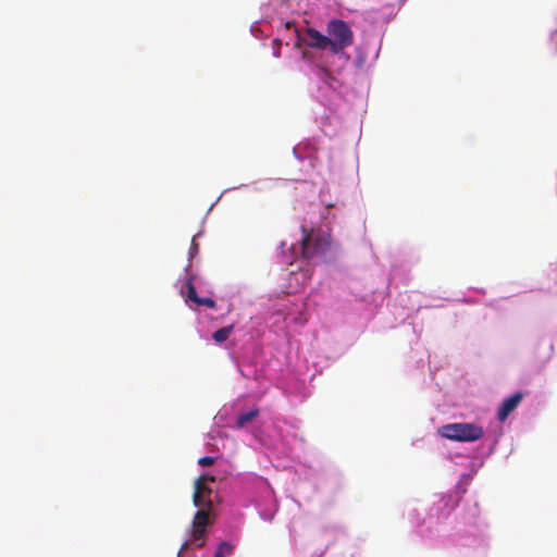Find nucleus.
<instances>
[{
  "mask_svg": "<svg viewBox=\"0 0 557 557\" xmlns=\"http://www.w3.org/2000/svg\"><path fill=\"white\" fill-rule=\"evenodd\" d=\"M214 557H224L219 550L215 552Z\"/></svg>",
  "mask_w": 557,
  "mask_h": 557,
  "instance_id": "16",
  "label": "nucleus"
},
{
  "mask_svg": "<svg viewBox=\"0 0 557 557\" xmlns=\"http://www.w3.org/2000/svg\"><path fill=\"white\" fill-rule=\"evenodd\" d=\"M523 398V394L521 392H517L511 396L504 399L502 406L498 409L497 418L499 421H505L508 416L518 407Z\"/></svg>",
  "mask_w": 557,
  "mask_h": 557,
  "instance_id": "6",
  "label": "nucleus"
},
{
  "mask_svg": "<svg viewBox=\"0 0 557 557\" xmlns=\"http://www.w3.org/2000/svg\"><path fill=\"white\" fill-rule=\"evenodd\" d=\"M302 237L300 240L299 253L302 258L309 260L319 255H323L330 248V239L321 231H307L301 226Z\"/></svg>",
  "mask_w": 557,
  "mask_h": 557,
  "instance_id": "2",
  "label": "nucleus"
},
{
  "mask_svg": "<svg viewBox=\"0 0 557 557\" xmlns=\"http://www.w3.org/2000/svg\"><path fill=\"white\" fill-rule=\"evenodd\" d=\"M197 249H198V246L195 243V239H193L191 247H190V255H193L194 251H197Z\"/></svg>",
  "mask_w": 557,
  "mask_h": 557,
  "instance_id": "15",
  "label": "nucleus"
},
{
  "mask_svg": "<svg viewBox=\"0 0 557 557\" xmlns=\"http://www.w3.org/2000/svg\"><path fill=\"white\" fill-rule=\"evenodd\" d=\"M187 294H186V301H193L195 302L198 299V295L196 292V288L193 283V277H189L186 283Z\"/></svg>",
  "mask_w": 557,
  "mask_h": 557,
  "instance_id": "9",
  "label": "nucleus"
},
{
  "mask_svg": "<svg viewBox=\"0 0 557 557\" xmlns=\"http://www.w3.org/2000/svg\"><path fill=\"white\" fill-rule=\"evenodd\" d=\"M233 330H234V325H227V326L221 327L212 334V338L216 343H223L230 337Z\"/></svg>",
  "mask_w": 557,
  "mask_h": 557,
  "instance_id": "8",
  "label": "nucleus"
},
{
  "mask_svg": "<svg viewBox=\"0 0 557 557\" xmlns=\"http://www.w3.org/2000/svg\"><path fill=\"white\" fill-rule=\"evenodd\" d=\"M214 481L215 478L210 474H202L195 480L193 503L196 507L208 510L212 508V490L209 487L208 484Z\"/></svg>",
  "mask_w": 557,
  "mask_h": 557,
  "instance_id": "4",
  "label": "nucleus"
},
{
  "mask_svg": "<svg viewBox=\"0 0 557 557\" xmlns=\"http://www.w3.org/2000/svg\"><path fill=\"white\" fill-rule=\"evenodd\" d=\"M232 549H233V546H232L230 543H227V542H222V543L219 545V547H218V549H216V550H219V552H220L221 554H223V556L225 557V555H228V554H231V553H232Z\"/></svg>",
  "mask_w": 557,
  "mask_h": 557,
  "instance_id": "11",
  "label": "nucleus"
},
{
  "mask_svg": "<svg viewBox=\"0 0 557 557\" xmlns=\"http://www.w3.org/2000/svg\"><path fill=\"white\" fill-rule=\"evenodd\" d=\"M210 524L209 519V510L208 509H199L193 519L191 523V536L190 542L196 543L200 539H202L206 534V529Z\"/></svg>",
  "mask_w": 557,
  "mask_h": 557,
  "instance_id": "5",
  "label": "nucleus"
},
{
  "mask_svg": "<svg viewBox=\"0 0 557 557\" xmlns=\"http://www.w3.org/2000/svg\"><path fill=\"white\" fill-rule=\"evenodd\" d=\"M326 35L312 27L306 29L304 41L307 46L325 50L338 54L354 44V32L343 20L333 18L327 22L325 28Z\"/></svg>",
  "mask_w": 557,
  "mask_h": 557,
  "instance_id": "1",
  "label": "nucleus"
},
{
  "mask_svg": "<svg viewBox=\"0 0 557 557\" xmlns=\"http://www.w3.org/2000/svg\"><path fill=\"white\" fill-rule=\"evenodd\" d=\"M188 547H189V542H188V541H185V542L182 544V546H181V549H180V552H178V554H177V557H181L182 552L186 550Z\"/></svg>",
  "mask_w": 557,
  "mask_h": 557,
  "instance_id": "14",
  "label": "nucleus"
},
{
  "mask_svg": "<svg viewBox=\"0 0 557 557\" xmlns=\"http://www.w3.org/2000/svg\"><path fill=\"white\" fill-rule=\"evenodd\" d=\"M198 463L202 467H209L214 463V458L210 456H205L199 458Z\"/></svg>",
  "mask_w": 557,
  "mask_h": 557,
  "instance_id": "12",
  "label": "nucleus"
},
{
  "mask_svg": "<svg viewBox=\"0 0 557 557\" xmlns=\"http://www.w3.org/2000/svg\"><path fill=\"white\" fill-rule=\"evenodd\" d=\"M194 304L197 306H205L211 309H214L216 307V302L209 297H198V299Z\"/></svg>",
  "mask_w": 557,
  "mask_h": 557,
  "instance_id": "10",
  "label": "nucleus"
},
{
  "mask_svg": "<svg viewBox=\"0 0 557 557\" xmlns=\"http://www.w3.org/2000/svg\"><path fill=\"white\" fill-rule=\"evenodd\" d=\"M259 416L258 408H251L249 411L244 412L237 417L236 425L239 429L245 428L249 422Z\"/></svg>",
  "mask_w": 557,
  "mask_h": 557,
  "instance_id": "7",
  "label": "nucleus"
},
{
  "mask_svg": "<svg viewBox=\"0 0 557 557\" xmlns=\"http://www.w3.org/2000/svg\"><path fill=\"white\" fill-rule=\"evenodd\" d=\"M281 46H282V41L280 39H274L273 40V54L274 57L278 58L280 57V53H281Z\"/></svg>",
  "mask_w": 557,
  "mask_h": 557,
  "instance_id": "13",
  "label": "nucleus"
},
{
  "mask_svg": "<svg viewBox=\"0 0 557 557\" xmlns=\"http://www.w3.org/2000/svg\"><path fill=\"white\" fill-rule=\"evenodd\" d=\"M440 434L451 441L474 442L484 435V431L474 423H449L440 429Z\"/></svg>",
  "mask_w": 557,
  "mask_h": 557,
  "instance_id": "3",
  "label": "nucleus"
}]
</instances>
